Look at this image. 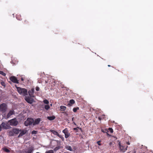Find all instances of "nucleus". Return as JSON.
Here are the masks:
<instances>
[{"instance_id": "1", "label": "nucleus", "mask_w": 153, "mask_h": 153, "mask_svg": "<svg viewBox=\"0 0 153 153\" xmlns=\"http://www.w3.org/2000/svg\"><path fill=\"white\" fill-rule=\"evenodd\" d=\"M20 129L18 128H13L11 130L8 131V135L10 136H13L18 135L20 132Z\"/></svg>"}, {"instance_id": "2", "label": "nucleus", "mask_w": 153, "mask_h": 153, "mask_svg": "<svg viewBox=\"0 0 153 153\" xmlns=\"http://www.w3.org/2000/svg\"><path fill=\"white\" fill-rule=\"evenodd\" d=\"M18 92L21 95L24 96H26L27 95V91L25 88H22L21 87H18L15 85Z\"/></svg>"}, {"instance_id": "3", "label": "nucleus", "mask_w": 153, "mask_h": 153, "mask_svg": "<svg viewBox=\"0 0 153 153\" xmlns=\"http://www.w3.org/2000/svg\"><path fill=\"white\" fill-rule=\"evenodd\" d=\"M118 146L120 152L124 153L127 149L128 146H123V145L121 144L119 140L117 141Z\"/></svg>"}, {"instance_id": "4", "label": "nucleus", "mask_w": 153, "mask_h": 153, "mask_svg": "<svg viewBox=\"0 0 153 153\" xmlns=\"http://www.w3.org/2000/svg\"><path fill=\"white\" fill-rule=\"evenodd\" d=\"M9 125L16 126L18 124V122L16 118H13L8 121Z\"/></svg>"}, {"instance_id": "5", "label": "nucleus", "mask_w": 153, "mask_h": 153, "mask_svg": "<svg viewBox=\"0 0 153 153\" xmlns=\"http://www.w3.org/2000/svg\"><path fill=\"white\" fill-rule=\"evenodd\" d=\"M9 123L8 122H2L0 125L2 129L3 128L4 129H7L11 128V127L8 124Z\"/></svg>"}, {"instance_id": "6", "label": "nucleus", "mask_w": 153, "mask_h": 153, "mask_svg": "<svg viewBox=\"0 0 153 153\" xmlns=\"http://www.w3.org/2000/svg\"><path fill=\"white\" fill-rule=\"evenodd\" d=\"M34 122V120L32 118H28L27 119L25 123L24 124L25 126H27L33 124Z\"/></svg>"}, {"instance_id": "7", "label": "nucleus", "mask_w": 153, "mask_h": 153, "mask_svg": "<svg viewBox=\"0 0 153 153\" xmlns=\"http://www.w3.org/2000/svg\"><path fill=\"white\" fill-rule=\"evenodd\" d=\"M7 105L3 103L0 105V111L2 113L5 112L7 109Z\"/></svg>"}, {"instance_id": "8", "label": "nucleus", "mask_w": 153, "mask_h": 153, "mask_svg": "<svg viewBox=\"0 0 153 153\" xmlns=\"http://www.w3.org/2000/svg\"><path fill=\"white\" fill-rule=\"evenodd\" d=\"M20 132L18 136V138H19L22 136L23 135L27 133V131L25 130L20 129Z\"/></svg>"}, {"instance_id": "9", "label": "nucleus", "mask_w": 153, "mask_h": 153, "mask_svg": "<svg viewBox=\"0 0 153 153\" xmlns=\"http://www.w3.org/2000/svg\"><path fill=\"white\" fill-rule=\"evenodd\" d=\"M62 132L64 134L65 137L66 138H68L70 135V134L68 132L67 128H65L63 130Z\"/></svg>"}, {"instance_id": "10", "label": "nucleus", "mask_w": 153, "mask_h": 153, "mask_svg": "<svg viewBox=\"0 0 153 153\" xmlns=\"http://www.w3.org/2000/svg\"><path fill=\"white\" fill-rule=\"evenodd\" d=\"M10 79L13 83L17 84L19 83V81L15 76H11L10 77Z\"/></svg>"}, {"instance_id": "11", "label": "nucleus", "mask_w": 153, "mask_h": 153, "mask_svg": "<svg viewBox=\"0 0 153 153\" xmlns=\"http://www.w3.org/2000/svg\"><path fill=\"white\" fill-rule=\"evenodd\" d=\"M31 97H26L25 98V100L28 103L31 104L33 102V99Z\"/></svg>"}, {"instance_id": "12", "label": "nucleus", "mask_w": 153, "mask_h": 153, "mask_svg": "<svg viewBox=\"0 0 153 153\" xmlns=\"http://www.w3.org/2000/svg\"><path fill=\"white\" fill-rule=\"evenodd\" d=\"M34 88H32L31 90H30L28 91L29 95L30 97H34Z\"/></svg>"}, {"instance_id": "13", "label": "nucleus", "mask_w": 153, "mask_h": 153, "mask_svg": "<svg viewBox=\"0 0 153 153\" xmlns=\"http://www.w3.org/2000/svg\"><path fill=\"white\" fill-rule=\"evenodd\" d=\"M41 120V119L40 118H38L37 119H36L35 120H34V122H33V126L36 125H37L40 122Z\"/></svg>"}, {"instance_id": "14", "label": "nucleus", "mask_w": 153, "mask_h": 153, "mask_svg": "<svg viewBox=\"0 0 153 153\" xmlns=\"http://www.w3.org/2000/svg\"><path fill=\"white\" fill-rule=\"evenodd\" d=\"M11 60L12 61L11 62L12 64H16L18 62L16 58L15 57H11Z\"/></svg>"}, {"instance_id": "15", "label": "nucleus", "mask_w": 153, "mask_h": 153, "mask_svg": "<svg viewBox=\"0 0 153 153\" xmlns=\"http://www.w3.org/2000/svg\"><path fill=\"white\" fill-rule=\"evenodd\" d=\"M33 149L32 148H29L27 150L24 151V153H33Z\"/></svg>"}, {"instance_id": "16", "label": "nucleus", "mask_w": 153, "mask_h": 153, "mask_svg": "<svg viewBox=\"0 0 153 153\" xmlns=\"http://www.w3.org/2000/svg\"><path fill=\"white\" fill-rule=\"evenodd\" d=\"M14 114V111L12 110H10L7 115L5 118L6 119H8L10 116L13 115Z\"/></svg>"}, {"instance_id": "17", "label": "nucleus", "mask_w": 153, "mask_h": 153, "mask_svg": "<svg viewBox=\"0 0 153 153\" xmlns=\"http://www.w3.org/2000/svg\"><path fill=\"white\" fill-rule=\"evenodd\" d=\"M75 103V101L73 99L70 100L69 101V103H68V105L71 106H72Z\"/></svg>"}, {"instance_id": "18", "label": "nucleus", "mask_w": 153, "mask_h": 153, "mask_svg": "<svg viewBox=\"0 0 153 153\" xmlns=\"http://www.w3.org/2000/svg\"><path fill=\"white\" fill-rule=\"evenodd\" d=\"M47 118L50 120H52L55 118V117L53 115L52 116H48L47 117Z\"/></svg>"}, {"instance_id": "19", "label": "nucleus", "mask_w": 153, "mask_h": 153, "mask_svg": "<svg viewBox=\"0 0 153 153\" xmlns=\"http://www.w3.org/2000/svg\"><path fill=\"white\" fill-rule=\"evenodd\" d=\"M50 131L53 133L55 135H56L58 136V135L59 134L57 131L54 130H50Z\"/></svg>"}, {"instance_id": "20", "label": "nucleus", "mask_w": 153, "mask_h": 153, "mask_svg": "<svg viewBox=\"0 0 153 153\" xmlns=\"http://www.w3.org/2000/svg\"><path fill=\"white\" fill-rule=\"evenodd\" d=\"M61 148V147L60 146H57L56 147L53 149L54 152H56L59 149H60Z\"/></svg>"}, {"instance_id": "21", "label": "nucleus", "mask_w": 153, "mask_h": 153, "mask_svg": "<svg viewBox=\"0 0 153 153\" xmlns=\"http://www.w3.org/2000/svg\"><path fill=\"white\" fill-rule=\"evenodd\" d=\"M60 110L62 111H64L66 108V107L62 105L60 107Z\"/></svg>"}, {"instance_id": "22", "label": "nucleus", "mask_w": 153, "mask_h": 153, "mask_svg": "<svg viewBox=\"0 0 153 153\" xmlns=\"http://www.w3.org/2000/svg\"><path fill=\"white\" fill-rule=\"evenodd\" d=\"M78 129H79L81 131H82V129L81 128H79V127H77L76 128H73V130L75 131L76 132H78L79 131Z\"/></svg>"}, {"instance_id": "23", "label": "nucleus", "mask_w": 153, "mask_h": 153, "mask_svg": "<svg viewBox=\"0 0 153 153\" xmlns=\"http://www.w3.org/2000/svg\"><path fill=\"white\" fill-rule=\"evenodd\" d=\"M3 150L7 153H9L10 150L6 147L3 148Z\"/></svg>"}, {"instance_id": "24", "label": "nucleus", "mask_w": 153, "mask_h": 153, "mask_svg": "<svg viewBox=\"0 0 153 153\" xmlns=\"http://www.w3.org/2000/svg\"><path fill=\"white\" fill-rule=\"evenodd\" d=\"M105 116L104 115H102V116H101L99 117H98V119L100 120H100H103V119L104 118Z\"/></svg>"}, {"instance_id": "25", "label": "nucleus", "mask_w": 153, "mask_h": 153, "mask_svg": "<svg viewBox=\"0 0 153 153\" xmlns=\"http://www.w3.org/2000/svg\"><path fill=\"white\" fill-rule=\"evenodd\" d=\"M66 148L67 149L70 151H72V149L71 147L70 146H67L66 147Z\"/></svg>"}, {"instance_id": "26", "label": "nucleus", "mask_w": 153, "mask_h": 153, "mask_svg": "<svg viewBox=\"0 0 153 153\" xmlns=\"http://www.w3.org/2000/svg\"><path fill=\"white\" fill-rule=\"evenodd\" d=\"M50 108L49 105L47 104L45 105V108L46 110H48Z\"/></svg>"}, {"instance_id": "27", "label": "nucleus", "mask_w": 153, "mask_h": 153, "mask_svg": "<svg viewBox=\"0 0 153 153\" xmlns=\"http://www.w3.org/2000/svg\"><path fill=\"white\" fill-rule=\"evenodd\" d=\"M53 140L56 142L57 146H60L61 145V142L60 141L56 140Z\"/></svg>"}, {"instance_id": "28", "label": "nucleus", "mask_w": 153, "mask_h": 153, "mask_svg": "<svg viewBox=\"0 0 153 153\" xmlns=\"http://www.w3.org/2000/svg\"><path fill=\"white\" fill-rule=\"evenodd\" d=\"M16 18L18 20H21L22 19L21 16L20 15H16Z\"/></svg>"}, {"instance_id": "29", "label": "nucleus", "mask_w": 153, "mask_h": 153, "mask_svg": "<svg viewBox=\"0 0 153 153\" xmlns=\"http://www.w3.org/2000/svg\"><path fill=\"white\" fill-rule=\"evenodd\" d=\"M79 109V108L78 107H76V108H73V111L74 112H76L77 110Z\"/></svg>"}, {"instance_id": "30", "label": "nucleus", "mask_w": 153, "mask_h": 153, "mask_svg": "<svg viewBox=\"0 0 153 153\" xmlns=\"http://www.w3.org/2000/svg\"><path fill=\"white\" fill-rule=\"evenodd\" d=\"M23 24L25 25H27L28 24V22L26 19L23 22Z\"/></svg>"}, {"instance_id": "31", "label": "nucleus", "mask_w": 153, "mask_h": 153, "mask_svg": "<svg viewBox=\"0 0 153 153\" xmlns=\"http://www.w3.org/2000/svg\"><path fill=\"white\" fill-rule=\"evenodd\" d=\"M43 102L45 104H49V102L47 100H46V99H45L44 100H43Z\"/></svg>"}, {"instance_id": "32", "label": "nucleus", "mask_w": 153, "mask_h": 153, "mask_svg": "<svg viewBox=\"0 0 153 153\" xmlns=\"http://www.w3.org/2000/svg\"><path fill=\"white\" fill-rule=\"evenodd\" d=\"M45 153H54L53 151L52 150H49L46 151Z\"/></svg>"}, {"instance_id": "33", "label": "nucleus", "mask_w": 153, "mask_h": 153, "mask_svg": "<svg viewBox=\"0 0 153 153\" xmlns=\"http://www.w3.org/2000/svg\"><path fill=\"white\" fill-rule=\"evenodd\" d=\"M57 136L60 138L63 141L64 140V138L62 136L59 134Z\"/></svg>"}, {"instance_id": "34", "label": "nucleus", "mask_w": 153, "mask_h": 153, "mask_svg": "<svg viewBox=\"0 0 153 153\" xmlns=\"http://www.w3.org/2000/svg\"><path fill=\"white\" fill-rule=\"evenodd\" d=\"M108 131H110L111 133H113V130L112 128H109L108 130Z\"/></svg>"}, {"instance_id": "35", "label": "nucleus", "mask_w": 153, "mask_h": 153, "mask_svg": "<svg viewBox=\"0 0 153 153\" xmlns=\"http://www.w3.org/2000/svg\"><path fill=\"white\" fill-rule=\"evenodd\" d=\"M0 74L4 76L6 75V74L2 71H0Z\"/></svg>"}, {"instance_id": "36", "label": "nucleus", "mask_w": 153, "mask_h": 153, "mask_svg": "<svg viewBox=\"0 0 153 153\" xmlns=\"http://www.w3.org/2000/svg\"><path fill=\"white\" fill-rule=\"evenodd\" d=\"M38 132L37 131L33 130L32 131L31 134H36Z\"/></svg>"}, {"instance_id": "37", "label": "nucleus", "mask_w": 153, "mask_h": 153, "mask_svg": "<svg viewBox=\"0 0 153 153\" xmlns=\"http://www.w3.org/2000/svg\"><path fill=\"white\" fill-rule=\"evenodd\" d=\"M101 131L102 132L104 133H106L107 132H108V130L106 129L105 130H103V129H102Z\"/></svg>"}, {"instance_id": "38", "label": "nucleus", "mask_w": 153, "mask_h": 153, "mask_svg": "<svg viewBox=\"0 0 153 153\" xmlns=\"http://www.w3.org/2000/svg\"><path fill=\"white\" fill-rule=\"evenodd\" d=\"M108 132H107L106 133H107V135L108 136H111L108 133ZM112 136L114 138H115L116 139H117V137H115V136Z\"/></svg>"}, {"instance_id": "39", "label": "nucleus", "mask_w": 153, "mask_h": 153, "mask_svg": "<svg viewBox=\"0 0 153 153\" xmlns=\"http://www.w3.org/2000/svg\"><path fill=\"white\" fill-rule=\"evenodd\" d=\"M39 88L38 86H36V90L37 91H39Z\"/></svg>"}, {"instance_id": "40", "label": "nucleus", "mask_w": 153, "mask_h": 153, "mask_svg": "<svg viewBox=\"0 0 153 153\" xmlns=\"http://www.w3.org/2000/svg\"><path fill=\"white\" fill-rule=\"evenodd\" d=\"M100 141H97V143L100 146L101 145V144L100 143Z\"/></svg>"}, {"instance_id": "41", "label": "nucleus", "mask_w": 153, "mask_h": 153, "mask_svg": "<svg viewBox=\"0 0 153 153\" xmlns=\"http://www.w3.org/2000/svg\"><path fill=\"white\" fill-rule=\"evenodd\" d=\"M1 84L3 86H5V84L4 82H1Z\"/></svg>"}, {"instance_id": "42", "label": "nucleus", "mask_w": 153, "mask_h": 153, "mask_svg": "<svg viewBox=\"0 0 153 153\" xmlns=\"http://www.w3.org/2000/svg\"><path fill=\"white\" fill-rule=\"evenodd\" d=\"M24 79H24L23 77H22V78H21V80H22V81H24Z\"/></svg>"}, {"instance_id": "43", "label": "nucleus", "mask_w": 153, "mask_h": 153, "mask_svg": "<svg viewBox=\"0 0 153 153\" xmlns=\"http://www.w3.org/2000/svg\"><path fill=\"white\" fill-rule=\"evenodd\" d=\"M126 143L128 145H129L130 144V143L129 142H127Z\"/></svg>"}, {"instance_id": "44", "label": "nucleus", "mask_w": 153, "mask_h": 153, "mask_svg": "<svg viewBox=\"0 0 153 153\" xmlns=\"http://www.w3.org/2000/svg\"><path fill=\"white\" fill-rule=\"evenodd\" d=\"M112 143V142H110L109 143L110 145H111Z\"/></svg>"}, {"instance_id": "45", "label": "nucleus", "mask_w": 153, "mask_h": 153, "mask_svg": "<svg viewBox=\"0 0 153 153\" xmlns=\"http://www.w3.org/2000/svg\"><path fill=\"white\" fill-rule=\"evenodd\" d=\"M9 82V83H10V84H11V82L10 81V82Z\"/></svg>"}, {"instance_id": "46", "label": "nucleus", "mask_w": 153, "mask_h": 153, "mask_svg": "<svg viewBox=\"0 0 153 153\" xmlns=\"http://www.w3.org/2000/svg\"><path fill=\"white\" fill-rule=\"evenodd\" d=\"M74 125H76V123H75L74 122Z\"/></svg>"}, {"instance_id": "47", "label": "nucleus", "mask_w": 153, "mask_h": 153, "mask_svg": "<svg viewBox=\"0 0 153 153\" xmlns=\"http://www.w3.org/2000/svg\"><path fill=\"white\" fill-rule=\"evenodd\" d=\"M108 67H110V65H108Z\"/></svg>"}]
</instances>
